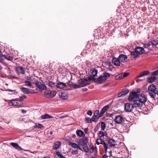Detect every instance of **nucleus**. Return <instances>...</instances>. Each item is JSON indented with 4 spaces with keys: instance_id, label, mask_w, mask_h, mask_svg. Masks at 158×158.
I'll use <instances>...</instances> for the list:
<instances>
[{
    "instance_id": "nucleus-58",
    "label": "nucleus",
    "mask_w": 158,
    "mask_h": 158,
    "mask_svg": "<svg viewBox=\"0 0 158 158\" xmlns=\"http://www.w3.org/2000/svg\"><path fill=\"white\" fill-rule=\"evenodd\" d=\"M72 137L74 138H75L76 137V135L75 134H73L72 135Z\"/></svg>"
},
{
    "instance_id": "nucleus-32",
    "label": "nucleus",
    "mask_w": 158,
    "mask_h": 158,
    "mask_svg": "<svg viewBox=\"0 0 158 158\" xmlns=\"http://www.w3.org/2000/svg\"><path fill=\"white\" fill-rule=\"evenodd\" d=\"M156 78L154 76H152L148 78V82L150 83L154 82L156 80Z\"/></svg>"
},
{
    "instance_id": "nucleus-45",
    "label": "nucleus",
    "mask_w": 158,
    "mask_h": 158,
    "mask_svg": "<svg viewBox=\"0 0 158 158\" xmlns=\"http://www.w3.org/2000/svg\"><path fill=\"white\" fill-rule=\"evenodd\" d=\"M86 123H89L92 122V119L90 118H86L85 119Z\"/></svg>"
},
{
    "instance_id": "nucleus-13",
    "label": "nucleus",
    "mask_w": 158,
    "mask_h": 158,
    "mask_svg": "<svg viewBox=\"0 0 158 158\" xmlns=\"http://www.w3.org/2000/svg\"><path fill=\"white\" fill-rule=\"evenodd\" d=\"M20 89L24 94H33L35 93V92L33 89L23 87L21 88Z\"/></svg>"
},
{
    "instance_id": "nucleus-1",
    "label": "nucleus",
    "mask_w": 158,
    "mask_h": 158,
    "mask_svg": "<svg viewBox=\"0 0 158 158\" xmlns=\"http://www.w3.org/2000/svg\"><path fill=\"white\" fill-rule=\"evenodd\" d=\"M147 101V98L143 94H141L139 97V98L134 100L133 106L134 107L137 109H141L143 104L145 103Z\"/></svg>"
},
{
    "instance_id": "nucleus-63",
    "label": "nucleus",
    "mask_w": 158,
    "mask_h": 158,
    "mask_svg": "<svg viewBox=\"0 0 158 158\" xmlns=\"http://www.w3.org/2000/svg\"><path fill=\"white\" fill-rule=\"evenodd\" d=\"M50 134H52V132L51 131L50 132Z\"/></svg>"
},
{
    "instance_id": "nucleus-19",
    "label": "nucleus",
    "mask_w": 158,
    "mask_h": 158,
    "mask_svg": "<svg viewBox=\"0 0 158 158\" xmlns=\"http://www.w3.org/2000/svg\"><path fill=\"white\" fill-rule=\"evenodd\" d=\"M112 62V64L116 66H120V62L118 59L116 58H113Z\"/></svg>"
},
{
    "instance_id": "nucleus-62",
    "label": "nucleus",
    "mask_w": 158,
    "mask_h": 158,
    "mask_svg": "<svg viewBox=\"0 0 158 158\" xmlns=\"http://www.w3.org/2000/svg\"><path fill=\"white\" fill-rule=\"evenodd\" d=\"M83 89V90H84V91H85V90H87V89H86V88H83V89Z\"/></svg>"
},
{
    "instance_id": "nucleus-41",
    "label": "nucleus",
    "mask_w": 158,
    "mask_h": 158,
    "mask_svg": "<svg viewBox=\"0 0 158 158\" xmlns=\"http://www.w3.org/2000/svg\"><path fill=\"white\" fill-rule=\"evenodd\" d=\"M43 126L40 123H39L38 124H36L34 126V127L35 128H41L43 127Z\"/></svg>"
},
{
    "instance_id": "nucleus-28",
    "label": "nucleus",
    "mask_w": 158,
    "mask_h": 158,
    "mask_svg": "<svg viewBox=\"0 0 158 158\" xmlns=\"http://www.w3.org/2000/svg\"><path fill=\"white\" fill-rule=\"evenodd\" d=\"M108 144H109V146L111 147L114 146L115 145V142L114 139H110L108 141Z\"/></svg>"
},
{
    "instance_id": "nucleus-55",
    "label": "nucleus",
    "mask_w": 158,
    "mask_h": 158,
    "mask_svg": "<svg viewBox=\"0 0 158 158\" xmlns=\"http://www.w3.org/2000/svg\"><path fill=\"white\" fill-rule=\"evenodd\" d=\"M21 112L23 113H26V111L25 110H21Z\"/></svg>"
},
{
    "instance_id": "nucleus-23",
    "label": "nucleus",
    "mask_w": 158,
    "mask_h": 158,
    "mask_svg": "<svg viewBox=\"0 0 158 158\" xmlns=\"http://www.w3.org/2000/svg\"><path fill=\"white\" fill-rule=\"evenodd\" d=\"M118 58L120 62H124L126 61V60L127 59V57L124 54H120Z\"/></svg>"
},
{
    "instance_id": "nucleus-18",
    "label": "nucleus",
    "mask_w": 158,
    "mask_h": 158,
    "mask_svg": "<svg viewBox=\"0 0 158 158\" xmlns=\"http://www.w3.org/2000/svg\"><path fill=\"white\" fill-rule=\"evenodd\" d=\"M15 70L16 73L18 74H24L25 73L23 68L21 66L16 67Z\"/></svg>"
},
{
    "instance_id": "nucleus-16",
    "label": "nucleus",
    "mask_w": 158,
    "mask_h": 158,
    "mask_svg": "<svg viewBox=\"0 0 158 158\" xmlns=\"http://www.w3.org/2000/svg\"><path fill=\"white\" fill-rule=\"evenodd\" d=\"M129 74V73H120L115 77V79L117 80L121 79L128 76Z\"/></svg>"
},
{
    "instance_id": "nucleus-50",
    "label": "nucleus",
    "mask_w": 158,
    "mask_h": 158,
    "mask_svg": "<svg viewBox=\"0 0 158 158\" xmlns=\"http://www.w3.org/2000/svg\"><path fill=\"white\" fill-rule=\"evenodd\" d=\"M158 75V69L153 72L152 73V76H157Z\"/></svg>"
},
{
    "instance_id": "nucleus-47",
    "label": "nucleus",
    "mask_w": 158,
    "mask_h": 158,
    "mask_svg": "<svg viewBox=\"0 0 158 158\" xmlns=\"http://www.w3.org/2000/svg\"><path fill=\"white\" fill-rule=\"evenodd\" d=\"M5 55H3L2 54H0V60H3L6 59Z\"/></svg>"
},
{
    "instance_id": "nucleus-20",
    "label": "nucleus",
    "mask_w": 158,
    "mask_h": 158,
    "mask_svg": "<svg viewBox=\"0 0 158 158\" xmlns=\"http://www.w3.org/2000/svg\"><path fill=\"white\" fill-rule=\"evenodd\" d=\"M98 73V71L97 69H93L90 70L89 74L90 76L94 77L97 76Z\"/></svg>"
},
{
    "instance_id": "nucleus-35",
    "label": "nucleus",
    "mask_w": 158,
    "mask_h": 158,
    "mask_svg": "<svg viewBox=\"0 0 158 158\" xmlns=\"http://www.w3.org/2000/svg\"><path fill=\"white\" fill-rule=\"evenodd\" d=\"M151 44L149 43L148 44H143V47L145 48H148L149 50H152V48L151 47Z\"/></svg>"
},
{
    "instance_id": "nucleus-8",
    "label": "nucleus",
    "mask_w": 158,
    "mask_h": 158,
    "mask_svg": "<svg viewBox=\"0 0 158 158\" xmlns=\"http://www.w3.org/2000/svg\"><path fill=\"white\" fill-rule=\"evenodd\" d=\"M134 107L133 105L131 103H127L125 104L124 109L126 112H131Z\"/></svg>"
},
{
    "instance_id": "nucleus-26",
    "label": "nucleus",
    "mask_w": 158,
    "mask_h": 158,
    "mask_svg": "<svg viewBox=\"0 0 158 158\" xmlns=\"http://www.w3.org/2000/svg\"><path fill=\"white\" fill-rule=\"evenodd\" d=\"M110 108L108 105L104 106L100 111V113L103 115V114L107 111V109Z\"/></svg>"
},
{
    "instance_id": "nucleus-2",
    "label": "nucleus",
    "mask_w": 158,
    "mask_h": 158,
    "mask_svg": "<svg viewBox=\"0 0 158 158\" xmlns=\"http://www.w3.org/2000/svg\"><path fill=\"white\" fill-rule=\"evenodd\" d=\"M110 76V73L105 72L102 74L98 78H96V83L99 84H102Z\"/></svg>"
},
{
    "instance_id": "nucleus-27",
    "label": "nucleus",
    "mask_w": 158,
    "mask_h": 158,
    "mask_svg": "<svg viewBox=\"0 0 158 158\" xmlns=\"http://www.w3.org/2000/svg\"><path fill=\"white\" fill-rule=\"evenodd\" d=\"M60 97L63 100H66L68 98V95L65 93H61L59 95Z\"/></svg>"
},
{
    "instance_id": "nucleus-59",
    "label": "nucleus",
    "mask_w": 158,
    "mask_h": 158,
    "mask_svg": "<svg viewBox=\"0 0 158 158\" xmlns=\"http://www.w3.org/2000/svg\"><path fill=\"white\" fill-rule=\"evenodd\" d=\"M66 116L65 115H64V116H61V117H60V118H64V117H66Z\"/></svg>"
},
{
    "instance_id": "nucleus-53",
    "label": "nucleus",
    "mask_w": 158,
    "mask_h": 158,
    "mask_svg": "<svg viewBox=\"0 0 158 158\" xmlns=\"http://www.w3.org/2000/svg\"><path fill=\"white\" fill-rule=\"evenodd\" d=\"M26 78L28 80H31V78L30 77L28 76H26Z\"/></svg>"
},
{
    "instance_id": "nucleus-54",
    "label": "nucleus",
    "mask_w": 158,
    "mask_h": 158,
    "mask_svg": "<svg viewBox=\"0 0 158 158\" xmlns=\"http://www.w3.org/2000/svg\"><path fill=\"white\" fill-rule=\"evenodd\" d=\"M84 131L85 133H87L88 131V128H85Z\"/></svg>"
},
{
    "instance_id": "nucleus-57",
    "label": "nucleus",
    "mask_w": 158,
    "mask_h": 158,
    "mask_svg": "<svg viewBox=\"0 0 158 158\" xmlns=\"http://www.w3.org/2000/svg\"><path fill=\"white\" fill-rule=\"evenodd\" d=\"M102 158H107V157L106 155L104 154L102 156Z\"/></svg>"
},
{
    "instance_id": "nucleus-44",
    "label": "nucleus",
    "mask_w": 158,
    "mask_h": 158,
    "mask_svg": "<svg viewBox=\"0 0 158 158\" xmlns=\"http://www.w3.org/2000/svg\"><path fill=\"white\" fill-rule=\"evenodd\" d=\"M101 126L102 130L103 131H104L106 127V124H105V123L104 122H101Z\"/></svg>"
},
{
    "instance_id": "nucleus-42",
    "label": "nucleus",
    "mask_w": 158,
    "mask_h": 158,
    "mask_svg": "<svg viewBox=\"0 0 158 158\" xmlns=\"http://www.w3.org/2000/svg\"><path fill=\"white\" fill-rule=\"evenodd\" d=\"M25 85L27 86L31 87L32 85L31 82L29 81H25Z\"/></svg>"
},
{
    "instance_id": "nucleus-43",
    "label": "nucleus",
    "mask_w": 158,
    "mask_h": 158,
    "mask_svg": "<svg viewBox=\"0 0 158 158\" xmlns=\"http://www.w3.org/2000/svg\"><path fill=\"white\" fill-rule=\"evenodd\" d=\"M72 86L74 89L79 88L81 87V86L80 85V84H79L78 85L75 84H72Z\"/></svg>"
},
{
    "instance_id": "nucleus-12",
    "label": "nucleus",
    "mask_w": 158,
    "mask_h": 158,
    "mask_svg": "<svg viewBox=\"0 0 158 158\" xmlns=\"http://www.w3.org/2000/svg\"><path fill=\"white\" fill-rule=\"evenodd\" d=\"M78 84H80L81 87L89 85L90 83L87 82L85 78L80 79L78 81Z\"/></svg>"
},
{
    "instance_id": "nucleus-22",
    "label": "nucleus",
    "mask_w": 158,
    "mask_h": 158,
    "mask_svg": "<svg viewBox=\"0 0 158 158\" xmlns=\"http://www.w3.org/2000/svg\"><path fill=\"white\" fill-rule=\"evenodd\" d=\"M10 144L14 148L19 151H22L23 150L17 143H10Z\"/></svg>"
},
{
    "instance_id": "nucleus-24",
    "label": "nucleus",
    "mask_w": 158,
    "mask_h": 158,
    "mask_svg": "<svg viewBox=\"0 0 158 158\" xmlns=\"http://www.w3.org/2000/svg\"><path fill=\"white\" fill-rule=\"evenodd\" d=\"M66 86V85L65 83L61 82L58 83L56 85V87L60 89L64 88Z\"/></svg>"
},
{
    "instance_id": "nucleus-33",
    "label": "nucleus",
    "mask_w": 158,
    "mask_h": 158,
    "mask_svg": "<svg viewBox=\"0 0 158 158\" xmlns=\"http://www.w3.org/2000/svg\"><path fill=\"white\" fill-rule=\"evenodd\" d=\"M5 56L6 59L8 60H12L13 59V56L11 54H10L5 55Z\"/></svg>"
},
{
    "instance_id": "nucleus-49",
    "label": "nucleus",
    "mask_w": 158,
    "mask_h": 158,
    "mask_svg": "<svg viewBox=\"0 0 158 158\" xmlns=\"http://www.w3.org/2000/svg\"><path fill=\"white\" fill-rule=\"evenodd\" d=\"M71 153L73 155L77 154L78 153V151L77 150H73L71 152Z\"/></svg>"
},
{
    "instance_id": "nucleus-6",
    "label": "nucleus",
    "mask_w": 158,
    "mask_h": 158,
    "mask_svg": "<svg viewBox=\"0 0 158 158\" xmlns=\"http://www.w3.org/2000/svg\"><path fill=\"white\" fill-rule=\"evenodd\" d=\"M56 92L54 91H47L44 92L45 96L48 98H51L54 97L56 95Z\"/></svg>"
},
{
    "instance_id": "nucleus-48",
    "label": "nucleus",
    "mask_w": 158,
    "mask_h": 158,
    "mask_svg": "<svg viewBox=\"0 0 158 158\" xmlns=\"http://www.w3.org/2000/svg\"><path fill=\"white\" fill-rule=\"evenodd\" d=\"M98 135L100 138L103 137L104 136V134L102 131H100L99 132Z\"/></svg>"
},
{
    "instance_id": "nucleus-36",
    "label": "nucleus",
    "mask_w": 158,
    "mask_h": 158,
    "mask_svg": "<svg viewBox=\"0 0 158 158\" xmlns=\"http://www.w3.org/2000/svg\"><path fill=\"white\" fill-rule=\"evenodd\" d=\"M76 134L78 136L81 137L83 135L84 132L81 130H77L76 131Z\"/></svg>"
},
{
    "instance_id": "nucleus-10",
    "label": "nucleus",
    "mask_w": 158,
    "mask_h": 158,
    "mask_svg": "<svg viewBox=\"0 0 158 158\" xmlns=\"http://www.w3.org/2000/svg\"><path fill=\"white\" fill-rule=\"evenodd\" d=\"M35 84L37 87L40 89L45 90L47 89L45 84H42L41 82L38 81H36Z\"/></svg>"
},
{
    "instance_id": "nucleus-52",
    "label": "nucleus",
    "mask_w": 158,
    "mask_h": 158,
    "mask_svg": "<svg viewBox=\"0 0 158 158\" xmlns=\"http://www.w3.org/2000/svg\"><path fill=\"white\" fill-rule=\"evenodd\" d=\"M87 114L91 116L92 114V112L91 111L89 110L87 112Z\"/></svg>"
},
{
    "instance_id": "nucleus-39",
    "label": "nucleus",
    "mask_w": 158,
    "mask_h": 158,
    "mask_svg": "<svg viewBox=\"0 0 158 158\" xmlns=\"http://www.w3.org/2000/svg\"><path fill=\"white\" fill-rule=\"evenodd\" d=\"M6 90L10 92V93L9 94H14L15 95H16L18 93L15 90H13L8 89Z\"/></svg>"
},
{
    "instance_id": "nucleus-51",
    "label": "nucleus",
    "mask_w": 158,
    "mask_h": 158,
    "mask_svg": "<svg viewBox=\"0 0 158 158\" xmlns=\"http://www.w3.org/2000/svg\"><path fill=\"white\" fill-rule=\"evenodd\" d=\"M26 98H27V97L26 95H22V96L20 97V100H22V101L23 99H25Z\"/></svg>"
},
{
    "instance_id": "nucleus-3",
    "label": "nucleus",
    "mask_w": 158,
    "mask_h": 158,
    "mask_svg": "<svg viewBox=\"0 0 158 158\" xmlns=\"http://www.w3.org/2000/svg\"><path fill=\"white\" fill-rule=\"evenodd\" d=\"M148 89L150 96L152 98H154L158 93L156 86L153 84H151L148 86Z\"/></svg>"
},
{
    "instance_id": "nucleus-15",
    "label": "nucleus",
    "mask_w": 158,
    "mask_h": 158,
    "mask_svg": "<svg viewBox=\"0 0 158 158\" xmlns=\"http://www.w3.org/2000/svg\"><path fill=\"white\" fill-rule=\"evenodd\" d=\"M138 55H142L145 52V50L142 47H137L135 49Z\"/></svg>"
},
{
    "instance_id": "nucleus-61",
    "label": "nucleus",
    "mask_w": 158,
    "mask_h": 158,
    "mask_svg": "<svg viewBox=\"0 0 158 158\" xmlns=\"http://www.w3.org/2000/svg\"><path fill=\"white\" fill-rule=\"evenodd\" d=\"M96 155H95L94 156H92L91 157V158H96Z\"/></svg>"
},
{
    "instance_id": "nucleus-21",
    "label": "nucleus",
    "mask_w": 158,
    "mask_h": 158,
    "mask_svg": "<svg viewBox=\"0 0 158 158\" xmlns=\"http://www.w3.org/2000/svg\"><path fill=\"white\" fill-rule=\"evenodd\" d=\"M150 73V72L148 71H145L140 73L137 77L136 78L142 77L143 76H147Z\"/></svg>"
},
{
    "instance_id": "nucleus-9",
    "label": "nucleus",
    "mask_w": 158,
    "mask_h": 158,
    "mask_svg": "<svg viewBox=\"0 0 158 158\" xmlns=\"http://www.w3.org/2000/svg\"><path fill=\"white\" fill-rule=\"evenodd\" d=\"M114 121L116 123L119 124H122L124 122L123 117L120 115H117L115 117Z\"/></svg>"
},
{
    "instance_id": "nucleus-4",
    "label": "nucleus",
    "mask_w": 158,
    "mask_h": 158,
    "mask_svg": "<svg viewBox=\"0 0 158 158\" xmlns=\"http://www.w3.org/2000/svg\"><path fill=\"white\" fill-rule=\"evenodd\" d=\"M140 89H138L135 91H132L130 93V95L128 98V100L130 102H131L132 101H134V99H137L139 98V97L140 94H138V93L140 92Z\"/></svg>"
},
{
    "instance_id": "nucleus-37",
    "label": "nucleus",
    "mask_w": 158,
    "mask_h": 158,
    "mask_svg": "<svg viewBox=\"0 0 158 158\" xmlns=\"http://www.w3.org/2000/svg\"><path fill=\"white\" fill-rule=\"evenodd\" d=\"M87 82L89 81H90L91 80L94 81L95 82H96V78H94V77H89L86 78H85Z\"/></svg>"
},
{
    "instance_id": "nucleus-46",
    "label": "nucleus",
    "mask_w": 158,
    "mask_h": 158,
    "mask_svg": "<svg viewBox=\"0 0 158 158\" xmlns=\"http://www.w3.org/2000/svg\"><path fill=\"white\" fill-rule=\"evenodd\" d=\"M84 147L83 149L84 151L86 152H88L89 151V149L87 145Z\"/></svg>"
},
{
    "instance_id": "nucleus-29",
    "label": "nucleus",
    "mask_w": 158,
    "mask_h": 158,
    "mask_svg": "<svg viewBox=\"0 0 158 158\" xmlns=\"http://www.w3.org/2000/svg\"><path fill=\"white\" fill-rule=\"evenodd\" d=\"M61 144V142L60 141H57L55 142L53 147V149L55 150L58 149L60 146Z\"/></svg>"
},
{
    "instance_id": "nucleus-56",
    "label": "nucleus",
    "mask_w": 158,
    "mask_h": 158,
    "mask_svg": "<svg viewBox=\"0 0 158 158\" xmlns=\"http://www.w3.org/2000/svg\"><path fill=\"white\" fill-rule=\"evenodd\" d=\"M94 148L93 147H92L91 148V149H90V151L91 152H93V151H94Z\"/></svg>"
},
{
    "instance_id": "nucleus-5",
    "label": "nucleus",
    "mask_w": 158,
    "mask_h": 158,
    "mask_svg": "<svg viewBox=\"0 0 158 158\" xmlns=\"http://www.w3.org/2000/svg\"><path fill=\"white\" fill-rule=\"evenodd\" d=\"M22 100L15 99L12 100L9 102V105L10 106H20L23 104Z\"/></svg>"
},
{
    "instance_id": "nucleus-60",
    "label": "nucleus",
    "mask_w": 158,
    "mask_h": 158,
    "mask_svg": "<svg viewBox=\"0 0 158 158\" xmlns=\"http://www.w3.org/2000/svg\"><path fill=\"white\" fill-rule=\"evenodd\" d=\"M43 158H50V156H45Z\"/></svg>"
},
{
    "instance_id": "nucleus-64",
    "label": "nucleus",
    "mask_w": 158,
    "mask_h": 158,
    "mask_svg": "<svg viewBox=\"0 0 158 158\" xmlns=\"http://www.w3.org/2000/svg\"><path fill=\"white\" fill-rule=\"evenodd\" d=\"M109 153H110V154H111V153H112V152H111V151H110L109 152Z\"/></svg>"
},
{
    "instance_id": "nucleus-17",
    "label": "nucleus",
    "mask_w": 158,
    "mask_h": 158,
    "mask_svg": "<svg viewBox=\"0 0 158 158\" xmlns=\"http://www.w3.org/2000/svg\"><path fill=\"white\" fill-rule=\"evenodd\" d=\"M69 145L74 148L80 150L82 151L81 148L78 144H77L75 143L72 142H69Z\"/></svg>"
},
{
    "instance_id": "nucleus-14",
    "label": "nucleus",
    "mask_w": 158,
    "mask_h": 158,
    "mask_svg": "<svg viewBox=\"0 0 158 158\" xmlns=\"http://www.w3.org/2000/svg\"><path fill=\"white\" fill-rule=\"evenodd\" d=\"M97 144L98 145L100 144H103L105 148V152L106 153L107 152L108 149V145L104 141H103V143H102V140L100 139H98L96 141Z\"/></svg>"
},
{
    "instance_id": "nucleus-34",
    "label": "nucleus",
    "mask_w": 158,
    "mask_h": 158,
    "mask_svg": "<svg viewBox=\"0 0 158 158\" xmlns=\"http://www.w3.org/2000/svg\"><path fill=\"white\" fill-rule=\"evenodd\" d=\"M150 43L151 44V46H152V47H151L152 49L154 46H155L158 44V41L157 40H152Z\"/></svg>"
},
{
    "instance_id": "nucleus-31",
    "label": "nucleus",
    "mask_w": 158,
    "mask_h": 158,
    "mask_svg": "<svg viewBox=\"0 0 158 158\" xmlns=\"http://www.w3.org/2000/svg\"><path fill=\"white\" fill-rule=\"evenodd\" d=\"M130 52V55L131 57L133 58H137L139 56V55L135 51L131 52Z\"/></svg>"
},
{
    "instance_id": "nucleus-40",
    "label": "nucleus",
    "mask_w": 158,
    "mask_h": 158,
    "mask_svg": "<svg viewBox=\"0 0 158 158\" xmlns=\"http://www.w3.org/2000/svg\"><path fill=\"white\" fill-rule=\"evenodd\" d=\"M55 83L52 82L51 81H50L48 83V85L50 87L52 88L54 87L55 85Z\"/></svg>"
},
{
    "instance_id": "nucleus-11",
    "label": "nucleus",
    "mask_w": 158,
    "mask_h": 158,
    "mask_svg": "<svg viewBox=\"0 0 158 158\" xmlns=\"http://www.w3.org/2000/svg\"><path fill=\"white\" fill-rule=\"evenodd\" d=\"M88 142V139L87 137H83L77 143L80 146H85L86 145V143Z\"/></svg>"
},
{
    "instance_id": "nucleus-38",
    "label": "nucleus",
    "mask_w": 158,
    "mask_h": 158,
    "mask_svg": "<svg viewBox=\"0 0 158 158\" xmlns=\"http://www.w3.org/2000/svg\"><path fill=\"white\" fill-rule=\"evenodd\" d=\"M56 155L59 158H66L60 152H56Z\"/></svg>"
},
{
    "instance_id": "nucleus-7",
    "label": "nucleus",
    "mask_w": 158,
    "mask_h": 158,
    "mask_svg": "<svg viewBox=\"0 0 158 158\" xmlns=\"http://www.w3.org/2000/svg\"><path fill=\"white\" fill-rule=\"evenodd\" d=\"M102 116V115L100 113H99V110H96L94 113V115L92 118V120L94 122H96L97 121V119H99Z\"/></svg>"
},
{
    "instance_id": "nucleus-25",
    "label": "nucleus",
    "mask_w": 158,
    "mask_h": 158,
    "mask_svg": "<svg viewBox=\"0 0 158 158\" xmlns=\"http://www.w3.org/2000/svg\"><path fill=\"white\" fill-rule=\"evenodd\" d=\"M129 92V90H125L122 91L118 94V97H123L127 95Z\"/></svg>"
},
{
    "instance_id": "nucleus-30",
    "label": "nucleus",
    "mask_w": 158,
    "mask_h": 158,
    "mask_svg": "<svg viewBox=\"0 0 158 158\" xmlns=\"http://www.w3.org/2000/svg\"><path fill=\"white\" fill-rule=\"evenodd\" d=\"M41 118L42 119H46L47 118H53V117L48 114H46L43 115H42L41 116Z\"/></svg>"
}]
</instances>
